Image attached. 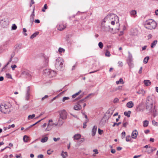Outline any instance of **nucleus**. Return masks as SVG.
<instances>
[{
    "mask_svg": "<svg viewBox=\"0 0 158 158\" xmlns=\"http://www.w3.org/2000/svg\"><path fill=\"white\" fill-rule=\"evenodd\" d=\"M61 155L63 158H66V157L67 156V152H64V151H62Z\"/></svg>",
    "mask_w": 158,
    "mask_h": 158,
    "instance_id": "obj_27",
    "label": "nucleus"
},
{
    "mask_svg": "<svg viewBox=\"0 0 158 158\" xmlns=\"http://www.w3.org/2000/svg\"><path fill=\"white\" fill-rule=\"evenodd\" d=\"M81 90H80L77 93H75V94L72 95V98H75L78 95H79L80 93H81Z\"/></svg>",
    "mask_w": 158,
    "mask_h": 158,
    "instance_id": "obj_34",
    "label": "nucleus"
},
{
    "mask_svg": "<svg viewBox=\"0 0 158 158\" xmlns=\"http://www.w3.org/2000/svg\"><path fill=\"white\" fill-rule=\"evenodd\" d=\"M138 135V131L135 130L133 131L131 134V137L133 139H135L136 138Z\"/></svg>",
    "mask_w": 158,
    "mask_h": 158,
    "instance_id": "obj_16",
    "label": "nucleus"
},
{
    "mask_svg": "<svg viewBox=\"0 0 158 158\" xmlns=\"http://www.w3.org/2000/svg\"><path fill=\"white\" fill-rule=\"evenodd\" d=\"M127 123L126 122H125V123L123 122V127H126L127 126Z\"/></svg>",
    "mask_w": 158,
    "mask_h": 158,
    "instance_id": "obj_64",
    "label": "nucleus"
},
{
    "mask_svg": "<svg viewBox=\"0 0 158 158\" xmlns=\"http://www.w3.org/2000/svg\"><path fill=\"white\" fill-rule=\"evenodd\" d=\"M17 67V66L15 64L14 65H12L11 66V68L13 70H14L15 69V68Z\"/></svg>",
    "mask_w": 158,
    "mask_h": 158,
    "instance_id": "obj_53",
    "label": "nucleus"
},
{
    "mask_svg": "<svg viewBox=\"0 0 158 158\" xmlns=\"http://www.w3.org/2000/svg\"><path fill=\"white\" fill-rule=\"evenodd\" d=\"M157 41L156 40H155L151 44V47L152 48H153L154 46L156 45L157 43Z\"/></svg>",
    "mask_w": 158,
    "mask_h": 158,
    "instance_id": "obj_32",
    "label": "nucleus"
},
{
    "mask_svg": "<svg viewBox=\"0 0 158 158\" xmlns=\"http://www.w3.org/2000/svg\"><path fill=\"white\" fill-rule=\"evenodd\" d=\"M15 157L17 158H22L21 154H19V155H16Z\"/></svg>",
    "mask_w": 158,
    "mask_h": 158,
    "instance_id": "obj_57",
    "label": "nucleus"
},
{
    "mask_svg": "<svg viewBox=\"0 0 158 158\" xmlns=\"http://www.w3.org/2000/svg\"><path fill=\"white\" fill-rule=\"evenodd\" d=\"M44 73L46 74V76H48L50 78L55 76L56 74V72L49 69H47L44 70Z\"/></svg>",
    "mask_w": 158,
    "mask_h": 158,
    "instance_id": "obj_6",
    "label": "nucleus"
},
{
    "mask_svg": "<svg viewBox=\"0 0 158 158\" xmlns=\"http://www.w3.org/2000/svg\"><path fill=\"white\" fill-rule=\"evenodd\" d=\"M101 29L104 31H109L110 30L109 26H105L103 22L102 23Z\"/></svg>",
    "mask_w": 158,
    "mask_h": 158,
    "instance_id": "obj_8",
    "label": "nucleus"
},
{
    "mask_svg": "<svg viewBox=\"0 0 158 158\" xmlns=\"http://www.w3.org/2000/svg\"><path fill=\"white\" fill-rule=\"evenodd\" d=\"M6 76L8 78L12 79L11 75L9 73H7L6 74Z\"/></svg>",
    "mask_w": 158,
    "mask_h": 158,
    "instance_id": "obj_50",
    "label": "nucleus"
},
{
    "mask_svg": "<svg viewBox=\"0 0 158 158\" xmlns=\"http://www.w3.org/2000/svg\"><path fill=\"white\" fill-rule=\"evenodd\" d=\"M152 124L154 125L158 126V123L156 122L155 120H152Z\"/></svg>",
    "mask_w": 158,
    "mask_h": 158,
    "instance_id": "obj_43",
    "label": "nucleus"
},
{
    "mask_svg": "<svg viewBox=\"0 0 158 158\" xmlns=\"http://www.w3.org/2000/svg\"><path fill=\"white\" fill-rule=\"evenodd\" d=\"M134 103L132 101H130L126 105L129 108H131L134 106Z\"/></svg>",
    "mask_w": 158,
    "mask_h": 158,
    "instance_id": "obj_19",
    "label": "nucleus"
},
{
    "mask_svg": "<svg viewBox=\"0 0 158 158\" xmlns=\"http://www.w3.org/2000/svg\"><path fill=\"white\" fill-rule=\"evenodd\" d=\"M152 111H153V115L154 117L158 115V111L155 108H153Z\"/></svg>",
    "mask_w": 158,
    "mask_h": 158,
    "instance_id": "obj_21",
    "label": "nucleus"
},
{
    "mask_svg": "<svg viewBox=\"0 0 158 158\" xmlns=\"http://www.w3.org/2000/svg\"><path fill=\"white\" fill-rule=\"evenodd\" d=\"M114 17V15L113 14H109L103 20V22L105 23L106 21L105 20H111L113 19V18Z\"/></svg>",
    "mask_w": 158,
    "mask_h": 158,
    "instance_id": "obj_9",
    "label": "nucleus"
},
{
    "mask_svg": "<svg viewBox=\"0 0 158 158\" xmlns=\"http://www.w3.org/2000/svg\"><path fill=\"white\" fill-rule=\"evenodd\" d=\"M39 33V32H36L32 35L30 37L31 39H33L34 38L36 37Z\"/></svg>",
    "mask_w": 158,
    "mask_h": 158,
    "instance_id": "obj_30",
    "label": "nucleus"
},
{
    "mask_svg": "<svg viewBox=\"0 0 158 158\" xmlns=\"http://www.w3.org/2000/svg\"><path fill=\"white\" fill-rule=\"evenodd\" d=\"M45 61L46 63L45 66H47L48 62V57H45Z\"/></svg>",
    "mask_w": 158,
    "mask_h": 158,
    "instance_id": "obj_39",
    "label": "nucleus"
},
{
    "mask_svg": "<svg viewBox=\"0 0 158 158\" xmlns=\"http://www.w3.org/2000/svg\"><path fill=\"white\" fill-rule=\"evenodd\" d=\"M35 17L34 14V8L33 9V11L30 16V22L31 24L34 21V18Z\"/></svg>",
    "mask_w": 158,
    "mask_h": 158,
    "instance_id": "obj_13",
    "label": "nucleus"
},
{
    "mask_svg": "<svg viewBox=\"0 0 158 158\" xmlns=\"http://www.w3.org/2000/svg\"><path fill=\"white\" fill-rule=\"evenodd\" d=\"M136 11L135 10H132L130 12L131 16L135 18L136 16Z\"/></svg>",
    "mask_w": 158,
    "mask_h": 158,
    "instance_id": "obj_17",
    "label": "nucleus"
},
{
    "mask_svg": "<svg viewBox=\"0 0 158 158\" xmlns=\"http://www.w3.org/2000/svg\"><path fill=\"white\" fill-rule=\"evenodd\" d=\"M44 118H42V119H41V120H39V121H37V122L31 125L28 127V128H31V127H32L33 126H35V125L37 123H39L41 122V121H42L43 120Z\"/></svg>",
    "mask_w": 158,
    "mask_h": 158,
    "instance_id": "obj_36",
    "label": "nucleus"
},
{
    "mask_svg": "<svg viewBox=\"0 0 158 158\" xmlns=\"http://www.w3.org/2000/svg\"><path fill=\"white\" fill-rule=\"evenodd\" d=\"M133 61H127V62L130 68H133L134 64L132 62Z\"/></svg>",
    "mask_w": 158,
    "mask_h": 158,
    "instance_id": "obj_22",
    "label": "nucleus"
},
{
    "mask_svg": "<svg viewBox=\"0 0 158 158\" xmlns=\"http://www.w3.org/2000/svg\"><path fill=\"white\" fill-rule=\"evenodd\" d=\"M105 55L106 56L110 57V54L109 51H106L105 53Z\"/></svg>",
    "mask_w": 158,
    "mask_h": 158,
    "instance_id": "obj_42",
    "label": "nucleus"
},
{
    "mask_svg": "<svg viewBox=\"0 0 158 158\" xmlns=\"http://www.w3.org/2000/svg\"><path fill=\"white\" fill-rule=\"evenodd\" d=\"M118 64V66L120 67L122 66L123 65V62L121 61H119Z\"/></svg>",
    "mask_w": 158,
    "mask_h": 158,
    "instance_id": "obj_54",
    "label": "nucleus"
},
{
    "mask_svg": "<svg viewBox=\"0 0 158 158\" xmlns=\"http://www.w3.org/2000/svg\"><path fill=\"white\" fill-rule=\"evenodd\" d=\"M81 137V135L80 134H77L73 136L74 139L78 140Z\"/></svg>",
    "mask_w": 158,
    "mask_h": 158,
    "instance_id": "obj_25",
    "label": "nucleus"
},
{
    "mask_svg": "<svg viewBox=\"0 0 158 158\" xmlns=\"http://www.w3.org/2000/svg\"><path fill=\"white\" fill-rule=\"evenodd\" d=\"M48 97V95H45L44 97L41 98V100L42 101L44 100V99L47 98Z\"/></svg>",
    "mask_w": 158,
    "mask_h": 158,
    "instance_id": "obj_55",
    "label": "nucleus"
},
{
    "mask_svg": "<svg viewBox=\"0 0 158 158\" xmlns=\"http://www.w3.org/2000/svg\"><path fill=\"white\" fill-rule=\"evenodd\" d=\"M93 152H95V154H98V152L97 149H95L93 150Z\"/></svg>",
    "mask_w": 158,
    "mask_h": 158,
    "instance_id": "obj_62",
    "label": "nucleus"
},
{
    "mask_svg": "<svg viewBox=\"0 0 158 158\" xmlns=\"http://www.w3.org/2000/svg\"><path fill=\"white\" fill-rule=\"evenodd\" d=\"M124 82H123V79L122 78H120L119 81H116V83L118 85L120 83H122V84L124 83Z\"/></svg>",
    "mask_w": 158,
    "mask_h": 158,
    "instance_id": "obj_33",
    "label": "nucleus"
},
{
    "mask_svg": "<svg viewBox=\"0 0 158 158\" xmlns=\"http://www.w3.org/2000/svg\"><path fill=\"white\" fill-rule=\"evenodd\" d=\"M103 132V131L100 129L99 128L98 129V132L99 134L100 135H101L102 134Z\"/></svg>",
    "mask_w": 158,
    "mask_h": 158,
    "instance_id": "obj_56",
    "label": "nucleus"
},
{
    "mask_svg": "<svg viewBox=\"0 0 158 158\" xmlns=\"http://www.w3.org/2000/svg\"><path fill=\"white\" fill-rule=\"evenodd\" d=\"M121 122H119L118 123H114V124L112 126L113 127H114L116 125H117V126H118L119 125L121 124Z\"/></svg>",
    "mask_w": 158,
    "mask_h": 158,
    "instance_id": "obj_47",
    "label": "nucleus"
},
{
    "mask_svg": "<svg viewBox=\"0 0 158 158\" xmlns=\"http://www.w3.org/2000/svg\"><path fill=\"white\" fill-rule=\"evenodd\" d=\"M35 116V114H33L32 115H29L27 118V119L28 120H30L31 119H33L34 118Z\"/></svg>",
    "mask_w": 158,
    "mask_h": 158,
    "instance_id": "obj_37",
    "label": "nucleus"
},
{
    "mask_svg": "<svg viewBox=\"0 0 158 158\" xmlns=\"http://www.w3.org/2000/svg\"><path fill=\"white\" fill-rule=\"evenodd\" d=\"M60 139V138L58 137L57 138H53V140L55 142H56L57 141L59 140Z\"/></svg>",
    "mask_w": 158,
    "mask_h": 158,
    "instance_id": "obj_58",
    "label": "nucleus"
},
{
    "mask_svg": "<svg viewBox=\"0 0 158 158\" xmlns=\"http://www.w3.org/2000/svg\"><path fill=\"white\" fill-rule=\"evenodd\" d=\"M66 27V26L62 24H59L57 26V29L60 31L64 30Z\"/></svg>",
    "mask_w": 158,
    "mask_h": 158,
    "instance_id": "obj_12",
    "label": "nucleus"
},
{
    "mask_svg": "<svg viewBox=\"0 0 158 158\" xmlns=\"http://www.w3.org/2000/svg\"><path fill=\"white\" fill-rule=\"evenodd\" d=\"M1 23L2 26L3 27H6L9 24L7 20H2L1 22Z\"/></svg>",
    "mask_w": 158,
    "mask_h": 158,
    "instance_id": "obj_15",
    "label": "nucleus"
},
{
    "mask_svg": "<svg viewBox=\"0 0 158 158\" xmlns=\"http://www.w3.org/2000/svg\"><path fill=\"white\" fill-rule=\"evenodd\" d=\"M54 124L56 126H57V125H58L59 126V125L58 124V122L57 123V124H56L55 123V124L53 123V124H51L49 123H48V124L47 127L45 130V131H49L50 130V129L49 128V126H53Z\"/></svg>",
    "mask_w": 158,
    "mask_h": 158,
    "instance_id": "obj_23",
    "label": "nucleus"
},
{
    "mask_svg": "<svg viewBox=\"0 0 158 158\" xmlns=\"http://www.w3.org/2000/svg\"><path fill=\"white\" fill-rule=\"evenodd\" d=\"M14 62L15 63H16L18 62V60H19V59L17 57H15L14 58Z\"/></svg>",
    "mask_w": 158,
    "mask_h": 158,
    "instance_id": "obj_52",
    "label": "nucleus"
},
{
    "mask_svg": "<svg viewBox=\"0 0 158 158\" xmlns=\"http://www.w3.org/2000/svg\"><path fill=\"white\" fill-rule=\"evenodd\" d=\"M30 96V87L29 86L27 87V89L26 94L25 97V100H28Z\"/></svg>",
    "mask_w": 158,
    "mask_h": 158,
    "instance_id": "obj_14",
    "label": "nucleus"
},
{
    "mask_svg": "<svg viewBox=\"0 0 158 158\" xmlns=\"http://www.w3.org/2000/svg\"><path fill=\"white\" fill-rule=\"evenodd\" d=\"M156 22L152 19L147 20L145 23L144 27L148 29H155L156 27Z\"/></svg>",
    "mask_w": 158,
    "mask_h": 158,
    "instance_id": "obj_3",
    "label": "nucleus"
},
{
    "mask_svg": "<svg viewBox=\"0 0 158 158\" xmlns=\"http://www.w3.org/2000/svg\"><path fill=\"white\" fill-rule=\"evenodd\" d=\"M153 102V100L151 97H147L146 103V108L149 112H151L152 110Z\"/></svg>",
    "mask_w": 158,
    "mask_h": 158,
    "instance_id": "obj_4",
    "label": "nucleus"
},
{
    "mask_svg": "<svg viewBox=\"0 0 158 158\" xmlns=\"http://www.w3.org/2000/svg\"><path fill=\"white\" fill-rule=\"evenodd\" d=\"M119 101V99L117 98H115L114 99L113 102L114 103L118 102Z\"/></svg>",
    "mask_w": 158,
    "mask_h": 158,
    "instance_id": "obj_51",
    "label": "nucleus"
},
{
    "mask_svg": "<svg viewBox=\"0 0 158 158\" xmlns=\"http://www.w3.org/2000/svg\"><path fill=\"white\" fill-rule=\"evenodd\" d=\"M69 99V98L68 97H64L63 98L62 101L63 102H64L66 100H68Z\"/></svg>",
    "mask_w": 158,
    "mask_h": 158,
    "instance_id": "obj_44",
    "label": "nucleus"
},
{
    "mask_svg": "<svg viewBox=\"0 0 158 158\" xmlns=\"http://www.w3.org/2000/svg\"><path fill=\"white\" fill-rule=\"evenodd\" d=\"M142 69H143L142 67H140V69L139 71V74H141L142 73Z\"/></svg>",
    "mask_w": 158,
    "mask_h": 158,
    "instance_id": "obj_60",
    "label": "nucleus"
},
{
    "mask_svg": "<svg viewBox=\"0 0 158 158\" xmlns=\"http://www.w3.org/2000/svg\"><path fill=\"white\" fill-rule=\"evenodd\" d=\"M88 121V120H86V121L85 122H84L83 123V128H85L86 127V123Z\"/></svg>",
    "mask_w": 158,
    "mask_h": 158,
    "instance_id": "obj_48",
    "label": "nucleus"
},
{
    "mask_svg": "<svg viewBox=\"0 0 158 158\" xmlns=\"http://www.w3.org/2000/svg\"><path fill=\"white\" fill-rule=\"evenodd\" d=\"M131 112L130 111H128L127 112H124V114L125 115L127 116L128 117H129L130 116V114Z\"/></svg>",
    "mask_w": 158,
    "mask_h": 158,
    "instance_id": "obj_28",
    "label": "nucleus"
},
{
    "mask_svg": "<svg viewBox=\"0 0 158 158\" xmlns=\"http://www.w3.org/2000/svg\"><path fill=\"white\" fill-rule=\"evenodd\" d=\"M9 148L10 149V148L9 147H8V146H7L5 148H3V149H2L1 150V152H2L4 150H5L6 149V148Z\"/></svg>",
    "mask_w": 158,
    "mask_h": 158,
    "instance_id": "obj_61",
    "label": "nucleus"
},
{
    "mask_svg": "<svg viewBox=\"0 0 158 158\" xmlns=\"http://www.w3.org/2000/svg\"><path fill=\"white\" fill-rule=\"evenodd\" d=\"M128 56L127 61H133L132 56L130 52H128Z\"/></svg>",
    "mask_w": 158,
    "mask_h": 158,
    "instance_id": "obj_20",
    "label": "nucleus"
},
{
    "mask_svg": "<svg viewBox=\"0 0 158 158\" xmlns=\"http://www.w3.org/2000/svg\"><path fill=\"white\" fill-rule=\"evenodd\" d=\"M98 45L100 48H102L103 47V44L102 42H99L98 43Z\"/></svg>",
    "mask_w": 158,
    "mask_h": 158,
    "instance_id": "obj_40",
    "label": "nucleus"
},
{
    "mask_svg": "<svg viewBox=\"0 0 158 158\" xmlns=\"http://www.w3.org/2000/svg\"><path fill=\"white\" fill-rule=\"evenodd\" d=\"M144 91L143 89H141L136 92V93L138 94H143L144 93Z\"/></svg>",
    "mask_w": 158,
    "mask_h": 158,
    "instance_id": "obj_35",
    "label": "nucleus"
},
{
    "mask_svg": "<svg viewBox=\"0 0 158 158\" xmlns=\"http://www.w3.org/2000/svg\"><path fill=\"white\" fill-rule=\"evenodd\" d=\"M48 140V138L47 137H45L44 138H42L41 139V142L42 143H45L47 142Z\"/></svg>",
    "mask_w": 158,
    "mask_h": 158,
    "instance_id": "obj_29",
    "label": "nucleus"
},
{
    "mask_svg": "<svg viewBox=\"0 0 158 158\" xmlns=\"http://www.w3.org/2000/svg\"><path fill=\"white\" fill-rule=\"evenodd\" d=\"M149 59V56H146L144 59L143 62L145 64L147 63Z\"/></svg>",
    "mask_w": 158,
    "mask_h": 158,
    "instance_id": "obj_38",
    "label": "nucleus"
},
{
    "mask_svg": "<svg viewBox=\"0 0 158 158\" xmlns=\"http://www.w3.org/2000/svg\"><path fill=\"white\" fill-rule=\"evenodd\" d=\"M143 82L146 86L149 85L151 84V82L149 80H145Z\"/></svg>",
    "mask_w": 158,
    "mask_h": 158,
    "instance_id": "obj_24",
    "label": "nucleus"
},
{
    "mask_svg": "<svg viewBox=\"0 0 158 158\" xmlns=\"http://www.w3.org/2000/svg\"><path fill=\"white\" fill-rule=\"evenodd\" d=\"M17 28V27L16 26V25L15 24H13L12 26V30H15Z\"/></svg>",
    "mask_w": 158,
    "mask_h": 158,
    "instance_id": "obj_45",
    "label": "nucleus"
},
{
    "mask_svg": "<svg viewBox=\"0 0 158 158\" xmlns=\"http://www.w3.org/2000/svg\"><path fill=\"white\" fill-rule=\"evenodd\" d=\"M97 126H95V125L93 127V128L92 129V135L93 136H94L96 134V133L97 131Z\"/></svg>",
    "mask_w": 158,
    "mask_h": 158,
    "instance_id": "obj_18",
    "label": "nucleus"
},
{
    "mask_svg": "<svg viewBox=\"0 0 158 158\" xmlns=\"http://www.w3.org/2000/svg\"><path fill=\"white\" fill-rule=\"evenodd\" d=\"M131 138L130 135L127 136L126 137V141L127 142H129L131 140Z\"/></svg>",
    "mask_w": 158,
    "mask_h": 158,
    "instance_id": "obj_46",
    "label": "nucleus"
},
{
    "mask_svg": "<svg viewBox=\"0 0 158 158\" xmlns=\"http://www.w3.org/2000/svg\"><path fill=\"white\" fill-rule=\"evenodd\" d=\"M11 105L10 103L6 102L2 103L0 106L1 111L5 114H9L10 112Z\"/></svg>",
    "mask_w": 158,
    "mask_h": 158,
    "instance_id": "obj_2",
    "label": "nucleus"
},
{
    "mask_svg": "<svg viewBox=\"0 0 158 158\" xmlns=\"http://www.w3.org/2000/svg\"><path fill=\"white\" fill-rule=\"evenodd\" d=\"M84 100V99L80 100L77 103L74 105L73 109L76 110H79L81 109V106L80 104Z\"/></svg>",
    "mask_w": 158,
    "mask_h": 158,
    "instance_id": "obj_7",
    "label": "nucleus"
},
{
    "mask_svg": "<svg viewBox=\"0 0 158 158\" xmlns=\"http://www.w3.org/2000/svg\"><path fill=\"white\" fill-rule=\"evenodd\" d=\"M38 158H43L44 155L42 154H40L38 156Z\"/></svg>",
    "mask_w": 158,
    "mask_h": 158,
    "instance_id": "obj_59",
    "label": "nucleus"
},
{
    "mask_svg": "<svg viewBox=\"0 0 158 158\" xmlns=\"http://www.w3.org/2000/svg\"><path fill=\"white\" fill-rule=\"evenodd\" d=\"M149 121L148 120H144L143 122V126L144 127H147L149 124Z\"/></svg>",
    "mask_w": 158,
    "mask_h": 158,
    "instance_id": "obj_26",
    "label": "nucleus"
},
{
    "mask_svg": "<svg viewBox=\"0 0 158 158\" xmlns=\"http://www.w3.org/2000/svg\"><path fill=\"white\" fill-rule=\"evenodd\" d=\"M94 95V94L93 93H91L89 94L88 95H87L85 98V99H87L88 98H89L90 96L92 95Z\"/></svg>",
    "mask_w": 158,
    "mask_h": 158,
    "instance_id": "obj_49",
    "label": "nucleus"
},
{
    "mask_svg": "<svg viewBox=\"0 0 158 158\" xmlns=\"http://www.w3.org/2000/svg\"><path fill=\"white\" fill-rule=\"evenodd\" d=\"M58 51L60 52L61 53L63 52H64L65 51V50L63 48H59Z\"/></svg>",
    "mask_w": 158,
    "mask_h": 158,
    "instance_id": "obj_41",
    "label": "nucleus"
},
{
    "mask_svg": "<svg viewBox=\"0 0 158 158\" xmlns=\"http://www.w3.org/2000/svg\"><path fill=\"white\" fill-rule=\"evenodd\" d=\"M34 3V2L33 1V0H31V4L30 6L31 7L32 6V5Z\"/></svg>",
    "mask_w": 158,
    "mask_h": 158,
    "instance_id": "obj_63",
    "label": "nucleus"
},
{
    "mask_svg": "<svg viewBox=\"0 0 158 158\" xmlns=\"http://www.w3.org/2000/svg\"><path fill=\"white\" fill-rule=\"evenodd\" d=\"M59 118L58 121V124L59 126H61L64 123V120H65L67 117L68 113L65 110H63L59 111Z\"/></svg>",
    "mask_w": 158,
    "mask_h": 158,
    "instance_id": "obj_1",
    "label": "nucleus"
},
{
    "mask_svg": "<svg viewBox=\"0 0 158 158\" xmlns=\"http://www.w3.org/2000/svg\"><path fill=\"white\" fill-rule=\"evenodd\" d=\"M22 44H17L14 46L15 51L18 52V51L22 48Z\"/></svg>",
    "mask_w": 158,
    "mask_h": 158,
    "instance_id": "obj_10",
    "label": "nucleus"
},
{
    "mask_svg": "<svg viewBox=\"0 0 158 158\" xmlns=\"http://www.w3.org/2000/svg\"><path fill=\"white\" fill-rule=\"evenodd\" d=\"M63 62L64 61L61 58L58 57L56 59L55 67L57 70H60L63 67Z\"/></svg>",
    "mask_w": 158,
    "mask_h": 158,
    "instance_id": "obj_5",
    "label": "nucleus"
},
{
    "mask_svg": "<svg viewBox=\"0 0 158 158\" xmlns=\"http://www.w3.org/2000/svg\"><path fill=\"white\" fill-rule=\"evenodd\" d=\"M28 139L29 137L26 135L24 136L23 138V141L25 142H27Z\"/></svg>",
    "mask_w": 158,
    "mask_h": 158,
    "instance_id": "obj_31",
    "label": "nucleus"
},
{
    "mask_svg": "<svg viewBox=\"0 0 158 158\" xmlns=\"http://www.w3.org/2000/svg\"><path fill=\"white\" fill-rule=\"evenodd\" d=\"M22 74L25 77L28 78L30 77L31 76V75L30 73V72L27 71H23L22 73Z\"/></svg>",
    "mask_w": 158,
    "mask_h": 158,
    "instance_id": "obj_11",
    "label": "nucleus"
}]
</instances>
